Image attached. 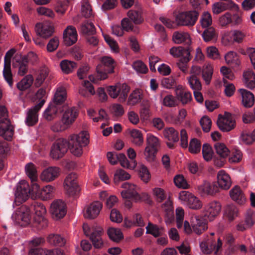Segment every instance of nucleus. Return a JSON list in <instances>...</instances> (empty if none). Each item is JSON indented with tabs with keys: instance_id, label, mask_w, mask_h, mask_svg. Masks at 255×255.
<instances>
[{
	"instance_id": "obj_29",
	"label": "nucleus",
	"mask_w": 255,
	"mask_h": 255,
	"mask_svg": "<svg viewBox=\"0 0 255 255\" xmlns=\"http://www.w3.org/2000/svg\"><path fill=\"white\" fill-rule=\"evenodd\" d=\"M131 142L135 146L141 147L144 143V137L142 132L137 129H133L130 131Z\"/></svg>"
},
{
	"instance_id": "obj_48",
	"label": "nucleus",
	"mask_w": 255,
	"mask_h": 255,
	"mask_svg": "<svg viewBox=\"0 0 255 255\" xmlns=\"http://www.w3.org/2000/svg\"><path fill=\"white\" fill-rule=\"evenodd\" d=\"M81 31L85 36L93 35L96 33V28L93 23L86 21L82 24Z\"/></svg>"
},
{
	"instance_id": "obj_40",
	"label": "nucleus",
	"mask_w": 255,
	"mask_h": 255,
	"mask_svg": "<svg viewBox=\"0 0 255 255\" xmlns=\"http://www.w3.org/2000/svg\"><path fill=\"white\" fill-rule=\"evenodd\" d=\"M60 66L62 72L66 74L72 73L77 66L76 63L68 60L61 61Z\"/></svg>"
},
{
	"instance_id": "obj_38",
	"label": "nucleus",
	"mask_w": 255,
	"mask_h": 255,
	"mask_svg": "<svg viewBox=\"0 0 255 255\" xmlns=\"http://www.w3.org/2000/svg\"><path fill=\"white\" fill-rule=\"evenodd\" d=\"M239 214V210L233 204L227 205L225 208V214L230 221H233Z\"/></svg>"
},
{
	"instance_id": "obj_63",
	"label": "nucleus",
	"mask_w": 255,
	"mask_h": 255,
	"mask_svg": "<svg viewBox=\"0 0 255 255\" xmlns=\"http://www.w3.org/2000/svg\"><path fill=\"white\" fill-rule=\"evenodd\" d=\"M201 143L197 138H193L189 143V151L192 153H197L200 151Z\"/></svg>"
},
{
	"instance_id": "obj_12",
	"label": "nucleus",
	"mask_w": 255,
	"mask_h": 255,
	"mask_svg": "<svg viewBox=\"0 0 255 255\" xmlns=\"http://www.w3.org/2000/svg\"><path fill=\"white\" fill-rule=\"evenodd\" d=\"M179 198L191 209L198 210L202 207V202L188 191H181L179 193Z\"/></svg>"
},
{
	"instance_id": "obj_15",
	"label": "nucleus",
	"mask_w": 255,
	"mask_h": 255,
	"mask_svg": "<svg viewBox=\"0 0 255 255\" xmlns=\"http://www.w3.org/2000/svg\"><path fill=\"white\" fill-rule=\"evenodd\" d=\"M207 220L202 216L194 215L191 217V225L193 232L197 235L202 234L208 229Z\"/></svg>"
},
{
	"instance_id": "obj_22",
	"label": "nucleus",
	"mask_w": 255,
	"mask_h": 255,
	"mask_svg": "<svg viewBox=\"0 0 255 255\" xmlns=\"http://www.w3.org/2000/svg\"><path fill=\"white\" fill-rule=\"evenodd\" d=\"M78 116L77 109L74 108H70L66 110L62 114L61 119L70 128L74 123Z\"/></svg>"
},
{
	"instance_id": "obj_16",
	"label": "nucleus",
	"mask_w": 255,
	"mask_h": 255,
	"mask_svg": "<svg viewBox=\"0 0 255 255\" xmlns=\"http://www.w3.org/2000/svg\"><path fill=\"white\" fill-rule=\"evenodd\" d=\"M60 169L56 166L49 167L42 172L40 179L45 182H50L55 180L59 176Z\"/></svg>"
},
{
	"instance_id": "obj_10",
	"label": "nucleus",
	"mask_w": 255,
	"mask_h": 255,
	"mask_svg": "<svg viewBox=\"0 0 255 255\" xmlns=\"http://www.w3.org/2000/svg\"><path fill=\"white\" fill-rule=\"evenodd\" d=\"M15 52V48L10 49L6 52L4 58L3 75L10 87H12L13 85L12 75L11 70V58Z\"/></svg>"
},
{
	"instance_id": "obj_61",
	"label": "nucleus",
	"mask_w": 255,
	"mask_h": 255,
	"mask_svg": "<svg viewBox=\"0 0 255 255\" xmlns=\"http://www.w3.org/2000/svg\"><path fill=\"white\" fill-rule=\"evenodd\" d=\"M242 158V151L239 149H234L232 152L231 156L229 158V161L231 163H236L240 162Z\"/></svg>"
},
{
	"instance_id": "obj_2",
	"label": "nucleus",
	"mask_w": 255,
	"mask_h": 255,
	"mask_svg": "<svg viewBox=\"0 0 255 255\" xmlns=\"http://www.w3.org/2000/svg\"><path fill=\"white\" fill-rule=\"evenodd\" d=\"M115 64L114 60L111 57L104 56L102 58L101 63L96 68L97 75H90L89 78L94 83H97L98 80H103L107 78L108 73L114 72Z\"/></svg>"
},
{
	"instance_id": "obj_26",
	"label": "nucleus",
	"mask_w": 255,
	"mask_h": 255,
	"mask_svg": "<svg viewBox=\"0 0 255 255\" xmlns=\"http://www.w3.org/2000/svg\"><path fill=\"white\" fill-rule=\"evenodd\" d=\"M218 184L222 189L227 190L231 185V180L229 175L224 171H220L217 175Z\"/></svg>"
},
{
	"instance_id": "obj_62",
	"label": "nucleus",
	"mask_w": 255,
	"mask_h": 255,
	"mask_svg": "<svg viewBox=\"0 0 255 255\" xmlns=\"http://www.w3.org/2000/svg\"><path fill=\"white\" fill-rule=\"evenodd\" d=\"M200 22L202 27L207 28L212 23V16L208 12H204L201 15Z\"/></svg>"
},
{
	"instance_id": "obj_13",
	"label": "nucleus",
	"mask_w": 255,
	"mask_h": 255,
	"mask_svg": "<svg viewBox=\"0 0 255 255\" xmlns=\"http://www.w3.org/2000/svg\"><path fill=\"white\" fill-rule=\"evenodd\" d=\"M217 124L219 129L224 132H228L235 127L236 122L231 114L225 113L224 116L219 115Z\"/></svg>"
},
{
	"instance_id": "obj_32",
	"label": "nucleus",
	"mask_w": 255,
	"mask_h": 255,
	"mask_svg": "<svg viewBox=\"0 0 255 255\" xmlns=\"http://www.w3.org/2000/svg\"><path fill=\"white\" fill-rule=\"evenodd\" d=\"M243 82L246 86L253 89L255 87V74L251 70L245 71L243 73Z\"/></svg>"
},
{
	"instance_id": "obj_47",
	"label": "nucleus",
	"mask_w": 255,
	"mask_h": 255,
	"mask_svg": "<svg viewBox=\"0 0 255 255\" xmlns=\"http://www.w3.org/2000/svg\"><path fill=\"white\" fill-rule=\"evenodd\" d=\"M48 242L53 246H63L66 243L65 239L59 235L51 234L47 237Z\"/></svg>"
},
{
	"instance_id": "obj_1",
	"label": "nucleus",
	"mask_w": 255,
	"mask_h": 255,
	"mask_svg": "<svg viewBox=\"0 0 255 255\" xmlns=\"http://www.w3.org/2000/svg\"><path fill=\"white\" fill-rule=\"evenodd\" d=\"M89 134L86 131H82L78 134L70 135L68 140L59 138L52 144L50 155L54 159H59L64 156L69 148L74 155L79 156L83 153V146L89 143Z\"/></svg>"
},
{
	"instance_id": "obj_18",
	"label": "nucleus",
	"mask_w": 255,
	"mask_h": 255,
	"mask_svg": "<svg viewBox=\"0 0 255 255\" xmlns=\"http://www.w3.org/2000/svg\"><path fill=\"white\" fill-rule=\"evenodd\" d=\"M14 134V127L9 120L0 121V136L8 141L11 140Z\"/></svg>"
},
{
	"instance_id": "obj_39",
	"label": "nucleus",
	"mask_w": 255,
	"mask_h": 255,
	"mask_svg": "<svg viewBox=\"0 0 255 255\" xmlns=\"http://www.w3.org/2000/svg\"><path fill=\"white\" fill-rule=\"evenodd\" d=\"M202 36L205 42H208L216 40L218 33L213 27H209L204 31L202 34Z\"/></svg>"
},
{
	"instance_id": "obj_28",
	"label": "nucleus",
	"mask_w": 255,
	"mask_h": 255,
	"mask_svg": "<svg viewBox=\"0 0 255 255\" xmlns=\"http://www.w3.org/2000/svg\"><path fill=\"white\" fill-rule=\"evenodd\" d=\"M143 95L142 90L140 89H136L132 91L129 95L127 105L128 106H135L140 102L143 99Z\"/></svg>"
},
{
	"instance_id": "obj_51",
	"label": "nucleus",
	"mask_w": 255,
	"mask_h": 255,
	"mask_svg": "<svg viewBox=\"0 0 255 255\" xmlns=\"http://www.w3.org/2000/svg\"><path fill=\"white\" fill-rule=\"evenodd\" d=\"M66 97V92L65 88L63 87L57 89L53 99L54 102L56 104H61L63 103Z\"/></svg>"
},
{
	"instance_id": "obj_4",
	"label": "nucleus",
	"mask_w": 255,
	"mask_h": 255,
	"mask_svg": "<svg viewBox=\"0 0 255 255\" xmlns=\"http://www.w3.org/2000/svg\"><path fill=\"white\" fill-rule=\"evenodd\" d=\"M129 91L130 87L126 83H118L107 87L109 95L113 99L118 98V100L120 102H125Z\"/></svg>"
},
{
	"instance_id": "obj_31",
	"label": "nucleus",
	"mask_w": 255,
	"mask_h": 255,
	"mask_svg": "<svg viewBox=\"0 0 255 255\" xmlns=\"http://www.w3.org/2000/svg\"><path fill=\"white\" fill-rule=\"evenodd\" d=\"M172 39L174 42L177 44L185 43L189 44L191 42L190 35L186 32L176 31L174 32Z\"/></svg>"
},
{
	"instance_id": "obj_64",
	"label": "nucleus",
	"mask_w": 255,
	"mask_h": 255,
	"mask_svg": "<svg viewBox=\"0 0 255 255\" xmlns=\"http://www.w3.org/2000/svg\"><path fill=\"white\" fill-rule=\"evenodd\" d=\"M111 111L114 117H121L125 113L123 106L120 104H114L111 107Z\"/></svg>"
},
{
	"instance_id": "obj_36",
	"label": "nucleus",
	"mask_w": 255,
	"mask_h": 255,
	"mask_svg": "<svg viewBox=\"0 0 255 255\" xmlns=\"http://www.w3.org/2000/svg\"><path fill=\"white\" fill-rule=\"evenodd\" d=\"M163 135L169 141L176 142L179 140L178 132L172 127L165 128Z\"/></svg>"
},
{
	"instance_id": "obj_3",
	"label": "nucleus",
	"mask_w": 255,
	"mask_h": 255,
	"mask_svg": "<svg viewBox=\"0 0 255 255\" xmlns=\"http://www.w3.org/2000/svg\"><path fill=\"white\" fill-rule=\"evenodd\" d=\"M122 187L125 189V190L121 192V195L124 199H131L135 202L148 199V195L147 193H138L139 188L134 184L125 182L123 184Z\"/></svg>"
},
{
	"instance_id": "obj_23",
	"label": "nucleus",
	"mask_w": 255,
	"mask_h": 255,
	"mask_svg": "<svg viewBox=\"0 0 255 255\" xmlns=\"http://www.w3.org/2000/svg\"><path fill=\"white\" fill-rule=\"evenodd\" d=\"M12 66L14 68H18L17 73L19 76L24 75L28 71V64L23 60L21 55L15 56Z\"/></svg>"
},
{
	"instance_id": "obj_58",
	"label": "nucleus",
	"mask_w": 255,
	"mask_h": 255,
	"mask_svg": "<svg viewBox=\"0 0 255 255\" xmlns=\"http://www.w3.org/2000/svg\"><path fill=\"white\" fill-rule=\"evenodd\" d=\"M132 67L137 73L141 74H146L148 72L147 66L141 60L134 61Z\"/></svg>"
},
{
	"instance_id": "obj_37",
	"label": "nucleus",
	"mask_w": 255,
	"mask_h": 255,
	"mask_svg": "<svg viewBox=\"0 0 255 255\" xmlns=\"http://www.w3.org/2000/svg\"><path fill=\"white\" fill-rule=\"evenodd\" d=\"M213 74V66L210 64H205L202 70V77L207 85L210 84Z\"/></svg>"
},
{
	"instance_id": "obj_33",
	"label": "nucleus",
	"mask_w": 255,
	"mask_h": 255,
	"mask_svg": "<svg viewBox=\"0 0 255 255\" xmlns=\"http://www.w3.org/2000/svg\"><path fill=\"white\" fill-rule=\"evenodd\" d=\"M142 10L140 8L137 9L129 10L127 14L128 18L135 24H139L143 21L142 15Z\"/></svg>"
},
{
	"instance_id": "obj_19",
	"label": "nucleus",
	"mask_w": 255,
	"mask_h": 255,
	"mask_svg": "<svg viewBox=\"0 0 255 255\" xmlns=\"http://www.w3.org/2000/svg\"><path fill=\"white\" fill-rule=\"evenodd\" d=\"M34 30L37 35L44 39L52 36L54 32V27L52 25L42 23H36Z\"/></svg>"
},
{
	"instance_id": "obj_35",
	"label": "nucleus",
	"mask_w": 255,
	"mask_h": 255,
	"mask_svg": "<svg viewBox=\"0 0 255 255\" xmlns=\"http://www.w3.org/2000/svg\"><path fill=\"white\" fill-rule=\"evenodd\" d=\"M226 63L233 67H237L240 64L238 55L234 51H229L225 55Z\"/></svg>"
},
{
	"instance_id": "obj_57",
	"label": "nucleus",
	"mask_w": 255,
	"mask_h": 255,
	"mask_svg": "<svg viewBox=\"0 0 255 255\" xmlns=\"http://www.w3.org/2000/svg\"><path fill=\"white\" fill-rule=\"evenodd\" d=\"M81 12L82 15L86 18L90 17L93 15L91 6L86 0L82 1Z\"/></svg>"
},
{
	"instance_id": "obj_24",
	"label": "nucleus",
	"mask_w": 255,
	"mask_h": 255,
	"mask_svg": "<svg viewBox=\"0 0 255 255\" xmlns=\"http://www.w3.org/2000/svg\"><path fill=\"white\" fill-rule=\"evenodd\" d=\"M239 92L242 96V103L246 108L252 107L255 103V97L250 91L244 89H240Z\"/></svg>"
},
{
	"instance_id": "obj_55",
	"label": "nucleus",
	"mask_w": 255,
	"mask_h": 255,
	"mask_svg": "<svg viewBox=\"0 0 255 255\" xmlns=\"http://www.w3.org/2000/svg\"><path fill=\"white\" fill-rule=\"evenodd\" d=\"M187 79L190 88L193 91L201 90L202 84L197 77L190 76L187 78Z\"/></svg>"
},
{
	"instance_id": "obj_34",
	"label": "nucleus",
	"mask_w": 255,
	"mask_h": 255,
	"mask_svg": "<svg viewBox=\"0 0 255 255\" xmlns=\"http://www.w3.org/2000/svg\"><path fill=\"white\" fill-rule=\"evenodd\" d=\"M199 190L203 194L213 195L218 192L217 187L214 184L205 181L198 187Z\"/></svg>"
},
{
	"instance_id": "obj_52",
	"label": "nucleus",
	"mask_w": 255,
	"mask_h": 255,
	"mask_svg": "<svg viewBox=\"0 0 255 255\" xmlns=\"http://www.w3.org/2000/svg\"><path fill=\"white\" fill-rule=\"evenodd\" d=\"M146 146L158 151L160 147L159 139L152 134H148L146 139Z\"/></svg>"
},
{
	"instance_id": "obj_45",
	"label": "nucleus",
	"mask_w": 255,
	"mask_h": 255,
	"mask_svg": "<svg viewBox=\"0 0 255 255\" xmlns=\"http://www.w3.org/2000/svg\"><path fill=\"white\" fill-rule=\"evenodd\" d=\"M108 235L111 240L116 243H119L124 238L121 230L115 228H110L108 230Z\"/></svg>"
},
{
	"instance_id": "obj_54",
	"label": "nucleus",
	"mask_w": 255,
	"mask_h": 255,
	"mask_svg": "<svg viewBox=\"0 0 255 255\" xmlns=\"http://www.w3.org/2000/svg\"><path fill=\"white\" fill-rule=\"evenodd\" d=\"M49 74V70L46 67H43L41 69L39 72V74L37 75L35 84L36 87L40 86L44 81Z\"/></svg>"
},
{
	"instance_id": "obj_43",
	"label": "nucleus",
	"mask_w": 255,
	"mask_h": 255,
	"mask_svg": "<svg viewBox=\"0 0 255 255\" xmlns=\"http://www.w3.org/2000/svg\"><path fill=\"white\" fill-rule=\"evenodd\" d=\"M58 111V108L57 106L51 104L45 110L43 113V117L46 120L51 121L55 118Z\"/></svg>"
},
{
	"instance_id": "obj_20",
	"label": "nucleus",
	"mask_w": 255,
	"mask_h": 255,
	"mask_svg": "<svg viewBox=\"0 0 255 255\" xmlns=\"http://www.w3.org/2000/svg\"><path fill=\"white\" fill-rule=\"evenodd\" d=\"M77 40V33L73 26H68L63 32V41L67 46H71Z\"/></svg>"
},
{
	"instance_id": "obj_50",
	"label": "nucleus",
	"mask_w": 255,
	"mask_h": 255,
	"mask_svg": "<svg viewBox=\"0 0 255 255\" xmlns=\"http://www.w3.org/2000/svg\"><path fill=\"white\" fill-rule=\"evenodd\" d=\"M216 152L221 157L227 158L230 154V150L223 143L217 142L215 144Z\"/></svg>"
},
{
	"instance_id": "obj_6",
	"label": "nucleus",
	"mask_w": 255,
	"mask_h": 255,
	"mask_svg": "<svg viewBox=\"0 0 255 255\" xmlns=\"http://www.w3.org/2000/svg\"><path fill=\"white\" fill-rule=\"evenodd\" d=\"M222 206L217 201H213L205 204L202 211V217L209 221H213L220 214Z\"/></svg>"
},
{
	"instance_id": "obj_9",
	"label": "nucleus",
	"mask_w": 255,
	"mask_h": 255,
	"mask_svg": "<svg viewBox=\"0 0 255 255\" xmlns=\"http://www.w3.org/2000/svg\"><path fill=\"white\" fill-rule=\"evenodd\" d=\"M50 213L52 218L55 220L63 218L67 213L65 203L61 199L54 200L50 205Z\"/></svg>"
},
{
	"instance_id": "obj_60",
	"label": "nucleus",
	"mask_w": 255,
	"mask_h": 255,
	"mask_svg": "<svg viewBox=\"0 0 255 255\" xmlns=\"http://www.w3.org/2000/svg\"><path fill=\"white\" fill-rule=\"evenodd\" d=\"M130 178V175L126 171L120 169L117 170L114 174V181L115 182L120 180L124 181L128 180Z\"/></svg>"
},
{
	"instance_id": "obj_56",
	"label": "nucleus",
	"mask_w": 255,
	"mask_h": 255,
	"mask_svg": "<svg viewBox=\"0 0 255 255\" xmlns=\"http://www.w3.org/2000/svg\"><path fill=\"white\" fill-rule=\"evenodd\" d=\"M157 150L154 149L146 146L144 148L143 154L146 160L149 162L154 161L156 158Z\"/></svg>"
},
{
	"instance_id": "obj_53",
	"label": "nucleus",
	"mask_w": 255,
	"mask_h": 255,
	"mask_svg": "<svg viewBox=\"0 0 255 255\" xmlns=\"http://www.w3.org/2000/svg\"><path fill=\"white\" fill-rule=\"evenodd\" d=\"M70 128L61 118L60 120L55 122L51 125L50 129L54 132H60Z\"/></svg>"
},
{
	"instance_id": "obj_11",
	"label": "nucleus",
	"mask_w": 255,
	"mask_h": 255,
	"mask_svg": "<svg viewBox=\"0 0 255 255\" xmlns=\"http://www.w3.org/2000/svg\"><path fill=\"white\" fill-rule=\"evenodd\" d=\"M45 103V100H42L37 105L28 109L25 120L26 125L29 127L36 125L38 121V112Z\"/></svg>"
},
{
	"instance_id": "obj_46",
	"label": "nucleus",
	"mask_w": 255,
	"mask_h": 255,
	"mask_svg": "<svg viewBox=\"0 0 255 255\" xmlns=\"http://www.w3.org/2000/svg\"><path fill=\"white\" fill-rule=\"evenodd\" d=\"M33 81L31 75L25 76L20 82L17 84V88L20 91H24L29 88Z\"/></svg>"
},
{
	"instance_id": "obj_14",
	"label": "nucleus",
	"mask_w": 255,
	"mask_h": 255,
	"mask_svg": "<svg viewBox=\"0 0 255 255\" xmlns=\"http://www.w3.org/2000/svg\"><path fill=\"white\" fill-rule=\"evenodd\" d=\"M35 214L38 219H35V222L37 224L39 229H43L47 227L48 221L44 216L46 214V209L43 204L40 202H35L34 204Z\"/></svg>"
},
{
	"instance_id": "obj_44",
	"label": "nucleus",
	"mask_w": 255,
	"mask_h": 255,
	"mask_svg": "<svg viewBox=\"0 0 255 255\" xmlns=\"http://www.w3.org/2000/svg\"><path fill=\"white\" fill-rule=\"evenodd\" d=\"M212 248V250L215 251V253L217 254L220 248L222 246V242L220 238L217 237H208L206 241H205Z\"/></svg>"
},
{
	"instance_id": "obj_5",
	"label": "nucleus",
	"mask_w": 255,
	"mask_h": 255,
	"mask_svg": "<svg viewBox=\"0 0 255 255\" xmlns=\"http://www.w3.org/2000/svg\"><path fill=\"white\" fill-rule=\"evenodd\" d=\"M199 15L196 10L180 12L176 15L175 21L179 26H193L196 23Z\"/></svg>"
},
{
	"instance_id": "obj_8",
	"label": "nucleus",
	"mask_w": 255,
	"mask_h": 255,
	"mask_svg": "<svg viewBox=\"0 0 255 255\" xmlns=\"http://www.w3.org/2000/svg\"><path fill=\"white\" fill-rule=\"evenodd\" d=\"M30 188L28 182L25 180L20 181L17 185L15 192L14 203L16 205L26 201L30 195Z\"/></svg>"
},
{
	"instance_id": "obj_27",
	"label": "nucleus",
	"mask_w": 255,
	"mask_h": 255,
	"mask_svg": "<svg viewBox=\"0 0 255 255\" xmlns=\"http://www.w3.org/2000/svg\"><path fill=\"white\" fill-rule=\"evenodd\" d=\"M103 230L100 227L96 229L91 233L90 239L94 247L96 249H100L103 246V242L101 238Z\"/></svg>"
},
{
	"instance_id": "obj_41",
	"label": "nucleus",
	"mask_w": 255,
	"mask_h": 255,
	"mask_svg": "<svg viewBox=\"0 0 255 255\" xmlns=\"http://www.w3.org/2000/svg\"><path fill=\"white\" fill-rule=\"evenodd\" d=\"M176 96L183 105L190 103L192 99L191 92L179 89L176 90Z\"/></svg>"
},
{
	"instance_id": "obj_21",
	"label": "nucleus",
	"mask_w": 255,
	"mask_h": 255,
	"mask_svg": "<svg viewBox=\"0 0 255 255\" xmlns=\"http://www.w3.org/2000/svg\"><path fill=\"white\" fill-rule=\"evenodd\" d=\"M230 196L232 200L240 205H244L247 201L245 195L240 187L234 186L229 192Z\"/></svg>"
},
{
	"instance_id": "obj_59",
	"label": "nucleus",
	"mask_w": 255,
	"mask_h": 255,
	"mask_svg": "<svg viewBox=\"0 0 255 255\" xmlns=\"http://www.w3.org/2000/svg\"><path fill=\"white\" fill-rule=\"evenodd\" d=\"M21 57L27 64L30 63L32 65H36L38 62V56L33 51L29 52L27 55L21 56Z\"/></svg>"
},
{
	"instance_id": "obj_7",
	"label": "nucleus",
	"mask_w": 255,
	"mask_h": 255,
	"mask_svg": "<svg viewBox=\"0 0 255 255\" xmlns=\"http://www.w3.org/2000/svg\"><path fill=\"white\" fill-rule=\"evenodd\" d=\"M12 218L21 226H26L30 223L31 214L30 209L25 205L18 208L12 215Z\"/></svg>"
},
{
	"instance_id": "obj_30",
	"label": "nucleus",
	"mask_w": 255,
	"mask_h": 255,
	"mask_svg": "<svg viewBox=\"0 0 255 255\" xmlns=\"http://www.w3.org/2000/svg\"><path fill=\"white\" fill-rule=\"evenodd\" d=\"M146 229V234H150L155 238L163 236L165 233L164 228L151 223H148Z\"/></svg>"
},
{
	"instance_id": "obj_49",
	"label": "nucleus",
	"mask_w": 255,
	"mask_h": 255,
	"mask_svg": "<svg viewBox=\"0 0 255 255\" xmlns=\"http://www.w3.org/2000/svg\"><path fill=\"white\" fill-rule=\"evenodd\" d=\"M25 170L31 182L36 181L37 179V172L35 165L31 162L25 165Z\"/></svg>"
},
{
	"instance_id": "obj_25",
	"label": "nucleus",
	"mask_w": 255,
	"mask_h": 255,
	"mask_svg": "<svg viewBox=\"0 0 255 255\" xmlns=\"http://www.w3.org/2000/svg\"><path fill=\"white\" fill-rule=\"evenodd\" d=\"M245 34L241 31L236 30L226 33L223 37V40L230 42L241 43L245 38Z\"/></svg>"
},
{
	"instance_id": "obj_42",
	"label": "nucleus",
	"mask_w": 255,
	"mask_h": 255,
	"mask_svg": "<svg viewBox=\"0 0 255 255\" xmlns=\"http://www.w3.org/2000/svg\"><path fill=\"white\" fill-rule=\"evenodd\" d=\"M55 188L50 185L44 187L40 191L39 193L40 197L43 200H47L52 198L54 196L55 192Z\"/></svg>"
},
{
	"instance_id": "obj_17",
	"label": "nucleus",
	"mask_w": 255,
	"mask_h": 255,
	"mask_svg": "<svg viewBox=\"0 0 255 255\" xmlns=\"http://www.w3.org/2000/svg\"><path fill=\"white\" fill-rule=\"evenodd\" d=\"M102 208L101 202H93L86 208L84 216L87 219H94L98 216Z\"/></svg>"
}]
</instances>
